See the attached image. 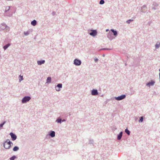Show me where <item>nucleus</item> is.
Segmentation results:
<instances>
[{"label":"nucleus","instance_id":"obj_32","mask_svg":"<svg viewBox=\"0 0 160 160\" xmlns=\"http://www.w3.org/2000/svg\"><path fill=\"white\" fill-rule=\"evenodd\" d=\"M108 30H108V29H107V30H106V32H108Z\"/></svg>","mask_w":160,"mask_h":160},{"label":"nucleus","instance_id":"obj_26","mask_svg":"<svg viewBox=\"0 0 160 160\" xmlns=\"http://www.w3.org/2000/svg\"><path fill=\"white\" fill-rule=\"evenodd\" d=\"M15 158V156H14L10 158V159L11 160H14Z\"/></svg>","mask_w":160,"mask_h":160},{"label":"nucleus","instance_id":"obj_20","mask_svg":"<svg viewBox=\"0 0 160 160\" xmlns=\"http://www.w3.org/2000/svg\"><path fill=\"white\" fill-rule=\"evenodd\" d=\"M160 46V43H157L155 45L156 48H157L159 47Z\"/></svg>","mask_w":160,"mask_h":160},{"label":"nucleus","instance_id":"obj_29","mask_svg":"<svg viewBox=\"0 0 160 160\" xmlns=\"http://www.w3.org/2000/svg\"><path fill=\"white\" fill-rule=\"evenodd\" d=\"M56 90L58 91H59L60 90V89L59 88H56Z\"/></svg>","mask_w":160,"mask_h":160},{"label":"nucleus","instance_id":"obj_16","mask_svg":"<svg viewBox=\"0 0 160 160\" xmlns=\"http://www.w3.org/2000/svg\"><path fill=\"white\" fill-rule=\"evenodd\" d=\"M10 45V44H7L4 46L3 48L4 49V50H6L7 48H8V47Z\"/></svg>","mask_w":160,"mask_h":160},{"label":"nucleus","instance_id":"obj_1","mask_svg":"<svg viewBox=\"0 0 160 160\" xmlns=\"http://www.w3.org/2000/svg\"><path fill=\"white\" fill-rule=\"evenodd\" d=\"M12 145V143L9 139H7L3 143L4 148L6 149H9Z\"/></svg>","mask_w":160,"mask_h":160},{"label":"nucleus","instance_id":"obj_14","mask_svg":"<svg viewBox=\"0 0 160 160\" xmlns=\"http://www.w3.org/2000/svg\"><path fill=\"white\" fill-rule=\"evenodd\" d=\"M51 81V78L50 77H48V78L47 80V83H50Z\"/></svg>","mask_w":160,"mask_h":160},{"label":"nucleus","instance_id":"obj_13","mask_svg":"<svg viewBox=\"0 0 160 160\" xmlns=\"http://www.w3.org/2000/svg\"><path fill=\"white\" fill-rule=\"evenodd\" d=\"M37 23V22L36 20H34L31 22V24L33 26H35L36 25Z\"/></svg>","mask_w":160,"mask_h":160},{"label":"nucleus","instance_id":"obj_3","mask_svg":"<svg viewBox=\"0 0 160 160\" xmlns=\"http://www.w3.org/2000/svg\"><path fill=\"white\" fill-rule=\"evenodd\" d=\"M0 28L3 30H6L9 29V27H8L5 24H2L0 25Z\"/></svg>","mask_w":160,"mask_h":160},{"label":"nucleus","instance_id":"obj_30","mask_svg":"<svg viewBox=\"0 0 160 160\" xmlns=\"http://www.w3.org/2000/svg\"><path fill=\"white\" fill-rule=\"evenodd\" d=\"M98 61V59H95V62H97Z\"/></svg>","mask_w":160,"mask_h":160},{"label":"nucleus","instance_id":"obj_8","mask_svg":"<svg viewBox=\"0 0 160 160\" xmlns=\"http://www.w3.org/2000/svg\"><path fill=\"white\" fill-rule=\"evenodd\" d=\"M98 94L97 90L93 89L92 91V94L93 95H97Z\"/></svg>","mask_w":160,"mask_h":160},{"label":"nucleus","instance_id":"obj_7","mask_svg":"<svg viewBox=\"0 0 160 160\" xmlns=\"http://www.w3.org/2000/svg\"><path fill=\"white\" fill-rule=\"evenodd\" d=\"M125 97L126 96L125 95H122L118 96V97L115 98L117 100H120L124 98H125Z\"/></svg>","mask_w":160,"mask_h":160},{"label":"nucleus","instance_id":"obj_4","mask_svg":"<svg viewBox=\"0 0 160 160\" xmlns=\"http://www.w3.org/2000/svg\"><path fill=\"white\" fill-rule=\"evenodd\" d=\"M74 64L76 65H79L81 64V61L78 59H76L74 61Z\"/></svg>","mask_w":160,"mask_h":160},{"label":"nucleus","instance_id":"obj_2","mask_svg":"<svg viewBox=\"0 0 160 160\" xmlns=\"http://www.w3.org/2000/svg\"><path fill=\"white\" fill-rule=\"evenodd\" d=\"M30 99V97L29 96L25 97L22 99V102L23 103H25L26 102L28 101Z\"/></svg>","mask_w":160,"mask_h":160},{"label":"nucleus","instance_id":"obj_25","mask_svg":"<svg viewBox=\"0 0 160 160\" xmlns=\"http://www.w3.org/2000/svg\"><path fill=\"white\" fill-rule=\"evenodd\" d=\"M57 122H60V123H61V119H57Z\"/></svg>","mask_w":160,"mask_h":160},{"label":"nucleus","instance_id":"obj_10","mask_svg":"<svg viewBox=\"0 0 160 160\" xmlns=\"http://www.w3.org/2000/svg\"><path fill=\"white\" fill-rule=\"evenodd\" d=\"M122 136V132H121L118 137V138H117L118 139L120 140Z\"/></svg>","mask_w":160,"mask_h":160},{"label":"nucleus","instance_id":"obj_28","mask_svg":"<svg viewBox=\"0 0 160 160\" xmlns=\"http://www.w3.org/2000/svg\"><path fill=\"white\" fill-rule=\"evenodd\" d=\"M24 34L25 35H27L28 34V32H24Z\"/></svg>","mask_w":160,"mask_h":160},{"label":"nucleus","instance_id":"obj_12","mask_svg":"<svg viewBox=\"0 0 160 160\" xmlns=\"http://www.w3.org/2000/svg\"><path fill=\"white\" fill-rule=\"evenodd\" d=\"M45 61L44 60L40 61H38L37 62L38 65H41L42 64L44 63Z\"/></svg>","mask_w":160,"mask_h":160},{"label":"nucleus","instance_id":"obj_33","mask_svg":"<svg viewBox=\"0 0 160 160\" xmlns=\"http://www.w3.org/2000/svg\"><path fill=\"white\" fill-rule=\"evenodd\" d=\"M145 8V7H143V8H142V9H143V8Z\"/></svg>","mask_w":160,"mask_h":160},{"label":"nucleus","instance_id":"obj_17","mask_svg":"<svg viewBox=\"0 0 160 160\" xmlns=\"http://www.w3.org/2000/svg\"><path fill=\"white\" fill-rule=\"evenodd\" d=\"M19 149V148L18 147H17V146H15V147L13 148V150L14 151H18V150Z\"/></svg>","mask_w":160,"mask_h":160},{"label":"nucleus","instance_id":"obj_9","mask_svg":"<svg viewBox=\"0 0 160 160\" xmlns=\"http://www.w3.org/2000/svg\"><path fill=\"white\" fill-rule=\"evenodd\" d=\"M155 83V82L153 81H152L151 82L148 83L147 84V85L149 87L151 86H152Z\"/></svg>","mask_w":160,"mask_h":160},{"label":"nucleus","instance_id":"obj_22","mask_svg":"<svg viewBox=\"0 0 160 160\" xmlns=\"http://www.w3.org/2000/svg\"><path fill=\"white\" fill-rule=\"evenodd\" d=\"M57 86L58 88H61L62 87V84H59L57 85Z\"/></svg>","mask_w":160,"mask_h":160},{"label":"nucleus","instance_id":"obj_31","mask_svg":"<svg viewBox=\"0 0 160 160\" xmlns=\"http://www.w3.org/2000/svg\"><path fill=\"white\" fill-rule=\"evenodd\" d=\"M105 49V50H110V49Z\"/></svg>","mask_w":160,"mask_h":160},{"label":"nucleus","instance_id":"obj_11","mask_svg":"<svg viewBox=\"0 0 160 160\" xmlns=\"http://www.w3.org/2000/svg\"><path fill=\"white\" fill-rule=\"evenodd\" d=\"M50 135L52 137H53L55 136V132L54 131H52L50 133Z\"/></svg>","mask_w":160,"mask_h":160},{"label":"nucleus","instance_id":"obj_23","mask_svg":"<svg viewBox=\"0 0 160 160\" xmlns=\"http://www.w3.org/2000/svg\"><path fill=\"white\" fill-rule=\"evenodd\" d=\"M5 122H4L0 124V127L2 128V127L3 125L5 123Z\"/></svg>","mask_w":160,"mask_h":160},{"label":"nucleus","instance_id":"obj_27","mask_svg":"<svg viewBox=\"0 0 160 160\" xmlns=\"http://www.w3.org/2000/svg\"><path fill=\"white\" fill-rule=\"evenodd\" d=\"M133 21L132 20H131V19H130V20H128L127 21V22L128 23H129L130 22H131V21Z\"/></svg>","mask_w":160,"mask_h":160},{"label":"nucleus","instance_id":"obj_21","mask_svg":"<svg viewBox=\"0 0 160 160\" xmlns=\"http://www.w3.org/2000/svg\"><path fill=\"white\" fill-rule=\"evenodd\" d=\"M104 1L103 0H101L100 2L99 3L100 4H104Z\"/></svg>","mask_w":160,"mask_h":160},{"label":"nucleus","instance_id":"obj_15","mask_svg":"<svg viewBox=\"0 0 160 160\" xmlns=\"http://www.w3.org/2000/svg\"><path fill=\"white\" fill-rule=\"evenodd\" d=\"M111 31L113 33V34L115 36H116L117 35V32L116 31H114L113 29H112L111 30Z\"/></svg>","mask_w":160,"mask_h":160},{"label":"nucleus","instance_id":"obj_5","mask_svg":"<svg viewBox=\"0 0 160 160\" xmlns=\"http://www.w3.org/2000/svg\"><path fill=\"white\" fill-rule=\"evenodd\" d=\"M10 135L11 136L12 141H14L17 138V136L12 132L10 133Z\"/></svg>","mask_w":160,"mask_h":160},{"label":"nucleus","instance_id":"obj_19","mask_svg":"<svg viewBox=\"0 0 160 160\" xmlns=\"http://www.w3.org/2000/svg\"><path fill=\"white\" fill-rule=\"evenodd\" d=\"M23 80V76L21 75H20L19 77V81L21 82L22 80Z\"/></svg>","mask_w":160,"mask_h":160},{"label":"nucleus","instance_id":"obj_6","mask_svg":"<svg viewBox=\"0 0 160 160\" xmlns=\"http://www.w3.org/2000/svg\"><path fill=\"white\" fill-rule=\"evenodd\" d=\"M91 32H90L89 34L91 36H95L97 34V32L96 30H91Z\"/></svg>","mask_w":160,"mask_h":160},{"label":"nucleus","instance_id":"obj_18","mask_svg":"<svg viewBox=\"0 0 160 160\" xmlns=\"http://www.w3.org/2000/svg\"><path fill=\"white\" fill-rule=\"evenodd\" d=\"M125 132L128 135H130V132L128 129H126Z\"/></svg>","mask_w":160,"mask_h":160},{"label":"nucleus","instance_id":"obj_24","mask_svg":"<svg viewBox=\"0 0 160 160\" xmlns=\"http://www.w3.org/2000/svg\"><path fill=\"white\" fill-rule=\"evenodd\" d=\"M143 118L142 117H141L140 119L139 120V122H142L143 121Z\"/></svg>","mask_w":160,"mask_h":160}]
</instances>
